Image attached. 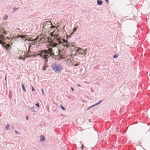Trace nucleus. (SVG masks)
Segmentation results:
<instances>
[{
    "instance_id": "obj_5",
    "label": "nucleus",
    "mask_w": 150,
    "mask_h": 150,
    "mask_svg": "<svg viewBox=\"0 0 150 150\" xmlns=\"http://www.w3.org/2000/svg\"><path fill=\"white\" fill-rule=\"evenodd\" d=\"M43 28L47 29L52 27V23L50 21H45L43 23Z\"/></svg>"
},
{
    "instance_id": "obj_30",
    "label": "nucleus",
    "mask_w": 150,
    "mask_h": 150,
    "mask_svg": "<svg viewBox=\"0 0 150 150\" xmlns=\"http://www.w3.org/2000/svg\"><path fill=\"white\" fill-rule=\"evenodd\" d=\"M71 90H72V91H74V88H73L72 87H71Z\"/></svg>"
},
{
    "instance_id": "obj_12",
    "label": "nucleus",
    "mask_w": 150,
    "mask_h": 150,
    "mask_svg": "<svg viewBox=\"0 0 150 150\" xmlns=\"http://www.w3.org/2000/svg\"><path fill=\"white\" fill-rule=\"evenodd\" d=\"M22 88L23 90L25 92H26V90L25 89V87H24V86L23 84V83H22Z\"/></svg>"
},
{
    "instance_id": "obj_23",
    "label": "nucleus",
    "mask_w": 150,
    "mask_h": 150,
    "mask_svg": "<svg viewBox=\"0 0 150 150\" xmlns=\"http://www.w3.org/2000/svg\"><path fill=\"white\" fill-rule=\"evenodd\" d=\"M2 35H6V34L5 31H3L2 33Z\"/></svg>"
},
{
    "instance_id": "obj_13",
    "label": "nucleus",
    "mask_w": 150,
    "mask_h": 150,
    "mask_svg": "<svg viewBox=\"0 0 150 150\" xmlns=\"http://www.w3.org/2000/svg\"><path fill=\"white\" fill-rule=\"evenodd\" d=\"M29 108L30 109V110L32 112H35L34 107H29Z\"/></svg>"
},
{
    "instance_id": "obj_40",
    "label": "nucleus",
    "mask_w": 150,
    "mask_h": 150,
    "mask_svg": "<svg viewBox=\"0 0 150 150\" xmlns=\"http://www.w3.org/2000/svg\"><path fill=\"white\" fill-rule=\"evenodd\" d=\"M21 58V59H23V57L21 58Z\"/></svg>"
},
{
    "instance_id": "obj_25",
    "label": "nucleus",
    "mask_w": 150,
    "mask_h": 150,
    "mask_svg": "<svg viewBox=\"0 0 150 150\" xmlns=\"http://www.w3.org/2000/svg\"><path fill=\"white\" fill-rule=\"evenodd\" d=\"M15 132L16 134H20V133L17 131L16 130H15Z\"/></svg>"
},
{
    "instance_id": "obj_18",
    "label": "nucleus",
    "mask_w": 150,
    "mask_h": 150,
    "mask_svg": "<svg viewBox=\"0 0 150 150\" xmlns=\"http://www.w3.org/2000/svg\"><path fill=\"white\" fill-rule=\"evenodd\" d=\"M8 18V16L7 15H6L4 17V19L5 20H6Z\"/></svg>"
},
{
    "instance_id": "obj_28",
    "label": "nucleus",
    "mask_w": 150,
    "mask_h": 150,
    "mask_svg": "<svg viewBox=\"0 0 150 150\" xmlns=\"http://www.w3.org/2000/svg\"><path fill=\"white\" fill-rule=\"evenodd\" d=\"M26 119L27 120H28V116H27L26 117Z\"/></svg>"
},
{
    "instance_id": "obj_38",
    "label": "nucleus",
    "mask_w": 150,
    "mask_h": 150,
    "mask_svg": "<svg viewBox=\"0 0 150 150\" xmlns=\"http://www.w3.org/2000/svg\"><path fill=\"white\" fill-rule=\"evenodd\" d=\"M94 106H95V105H92V107H94Z\"/></svg>"
},
{
    "instance_id": "obj_41",
    "label": "nucleus",
    "mask_w": 150,
    "mask_h": 150,
    "mask_svg": "<svg viewBox=\"0 0 150 150\" xmlns=\"http://www.w3.org/2000/svg\"><path fill=\"white\" fill-rule=\"evenodd\" d=\"M7 38L9 40V38Z\"/></svg>"
},
{
    "instance_id": "obj_24",
    "label": "nucleus",
    "mask_w": 150,
    "mask_h": 150,
    "mask_svg": "<svg viewBox=\"0 0 150 150\" xmlns=\"http://www.w3.org/2000/svg\"><path fill=\"white\" fill-rule=\"evenodd\" d=\"M0 37H1L0 38V39H3L4 38V37L3 36H2L1 35H0Z\"/></svg>"
},
{
    "instance_id": "obj_29",
    "label": "nucleus",
    "mask_w": 150,
    "mask_h": 150,
    "mask_svg": "<svg viewBox=\"0 0 150 150\" xmlns=\"http://www.w3.org/2000/svg\"><path fill=\"white\" fill-rule=\"evenodd\" d=\"M43 70H46V69L45 68V66H44V67H43Z\"/></svg>"
},
{
    "instance_id": "obj_2",
    "label": "nucleus",
    "mask_w": 150,
    "mask_h": 150,
    "mask_svg": "<svg viewBox=\"0 0 150 150\" xmlns=\"http://www.w3.org/2000/svg\"><path fill=\"white\" fill-rule=\"evenodd\" d=\"M72 50L76 52H77L79 54L85 56L86 54V51L87 50V49H86L85 50H83L82 49L76 47L74 46H72Z\"/></svg>"
},
{
    "instance_id": "obj_22",
    "label": "nucleus",
    "mask_w": 150,
    "mask_h": 150,
    "mask_svg": "<svg viewBox=\"0 0 150 150\" xmlns=\"http://www.w3.org/2000/svg\"><path fill=\"white\" fill-rule=\"evenodd\" d=\"M41 91H42V94L43 95H45V94H44V93L43 90V89L42 88L41 89Z\"/></svg>"
},
{
    "instance_id": "obj_19",
    "label": "nucleus",
    "mask_w": 150,
    "mask_h": 150,
    "mask_svg": "<svg viewBox=\"0 0 150 150\" xmlns=\"http://www.w3.org/2000/svg\"><path fill=\"white\" fill-rule=\"evenodd\" d=\"M35 105L38 108H39L40 107L39 105V103L38 102L37 103V104H35Z\"/></svg>"
},
{
    "instance_id": "obj_14",
    "label": "nucleus",
    "mask_w": 150,
    "mask_h": 150,
    "mask_svg": "<svg viewBox=\"0 0 150 150\" xmlns=\"http://www.w3.org/2000/svg\"><path fill=\"white\" fill-rule=\"evenodd\" d=\"M60 107L63 110H66L65 108L62 105H60Z\"/></svg>"
},
{
    "instance_id": "obj_33",
    "label": "nucleus",
    "mask_w": 150,
    "mask_h": 150,
    "mask_svg": "<svg viewBox=\"0 0 150 150\" xmlns=\"http://www.w3.org/2000/svg\"><path fill=\"white\" fill-rule=\"evenodd\" d=\"M90 108V107H89L87 109V110H89Z\"/></svg>"
},
{
    "instance_id": "obj_8",
    "label": "nucleus",
    "mask_w": 150,
    "mask_h": 150,
    "mask_svg": "<svg viewBox=\"0 0 150 150\" xmlns=\"http://www.w3.org/2000/svg\"><path fill=\"white\" fill-rule=\"evenodd\" d=\"M52 52L54 54V55H52L51 56L54 55V56H57L58 55L60 54V50L58 49V48H56V51H54V52H53V50H52Z\"/></svg>"
},
{
    "instance_id": "obj_34",
    "label": "nucleus",
    "mask_w": 150,
    "mask_h": 150,
    "mask_svg": "<svg viewBox=\"0 0 150 150\" xmlns=\"http://www.w3.org/2000/svg\"><path fill=\"white\" fill-rule=\"evenodd\" d=\"M98 105V103H96V104H95V106H96V105Z\"/></svg>"
},
{
    "instance_id": "obj_17",
    "label": "nucleus",
    "mask_w": 150,
    "mask_h": 150,
    "mask_svg": "<svg viewBox=\"0 0 150 150\" xmlns=\"http://www.w3.org/2000/svg\"><path fill=\"white\" fill-rule=\"evenodd\" d=\"M77 30V28H74V30H73V32H72L71 33V34H73L75 32L76 30Z\"/></svg>"
},
{
    "instance_id": "obj_35",
    "label": "nucleus",
    "mask_w": 150,
    "mask_h": 150,
    "mask_svg": "<svg viewBox=\"0 0 150 150\" xmlns=\"http://www.w3.org/2000/svg\"><path fill=\"white\" fill-rule=\"evenodd\" d=\"M5 80L6 81V75L5 76Z\"/></svg>"
},
{
    "instance_id": "obj_11",
    "label": "nucleus",
    "mask_w": 150,
    "mask_h": 150,
    "mask_svg": "<svg viewBox=\"0 0 150 150\" xmlns=\"http://www.w3.org/2000/svg\"><path fill=\"white\" fill-rule=\"evenodd\" d=\"M103 1L100 0H97V4L98 5H100L102 4Z\"/></svg>"
},
{
    "instance_id": "obj_26",
    "label": "nucleus",
    "mask_w": 150,
    "mask_h": 150,
    "mask_svg": "<svg viewBox=\"0 0 150 150\" xmlns=\"http://www.w3.org/2000/svg\"><path fill=\"white\" fill-rule=\"evenodd\" d=\"M102 102V100H100L98 103V104Z\"/></svg>"
},
{
    "instance_id": "obj_7",
    "label": "nucleus",
    "mask_w": 150,
    "mask_h": 150,
    "mask_svg": "<svg viewBox=\"0 0 150 150\" xmlns=\"http://www.w3.org/2000/svg\"><path fill=\"white\" fill-rule=\"evenodd\" d=\"M2 46L6 48L7 51H9L10 50V45L6 44L5 43L3 42Z\"/></svg>"
},
{
    "instance_id": "obj_9",
    "label": "nucleus",
    "mask_w": 150,
    "mask_h": 150,
    "mask_svg": "<svg viewBox=\"0 0 150 150\" xmlns=\"http://www.w3.org/2000/svg\"><path fill=\"white\" fill-rule=\"evenodd\" d=\"M26 37V35H18L17 36V38H21L22 39H23V40H24V39H25V37Z\"/></svg>"
},
{
    "instance_id": "obj_3",
    "label": "nucleus",
    "mask_w": 150,
    "mask_h": 150,
    "mask_svg": "<svg viewBox=\"0 0 150 150\" xmlns=\"http://www.w3.org/2000/svg\"><path fill=\"white\" fill-rule=\"evenodd\" d=\"M51 68L54 71L58 73L60 72L63 69L62 66L55 63H53L52 64Z\"/></svg>"
},
{
    "instance_id": "obj_15",
    "label": "nucleus",
    "mask_w": 150,
    "mask_h": 150,
    "mask_svg": "<svg viewBox=\"0 0 150 150\" xmlns=\"http://www.w3.org/2000/svg\"><path fill=\"white\" fill-rule=\"evenodd\" d=\"M10 127V125L9 124H8L6 126V129L7 130Z\"/></svg>"
},
{
    "instance_id": "obj_36",
    "label": "nucleus",
    "mask_w": 150,
    "mask_h": 150,
    "mask_svg": "<svg viewBox=\"0 0 150 150\" xmlns=\"http://www.w3.org/2000/svg\"><path fill=\"white\" fill-rule=\"evenodd\" d=\"M83 145H82V147H81L82 149H83Z\"/></svg>"
},
{
    "instance_id": "obj_4",
    "label": "nucleus",
    "mask_w": 150,
    "mask_h": 150,
    "mask_svg": "<svg viewBox=\"0 0 150 150\" xmlns=\"http://www.w3.org/2000/svg\"><path fill=\"white\" fill-rule=\"evenodd\" d=\"M61 40L62 41V43L61 45H63L64 47H66V48H71V49L72 50V46H74L73 43H69V42L67 40H65L63 39H61Z\"/></svg>"
},
{
    "instance_id": "obj_16",
    "label": "nucleus",
    "mask_w": 150,
    "mask_h": 150,
    "mask_svg": "<svg viewBox=\"0 0 150 150\" xmlns=\"http://www.w3.org/2000/svg\"><path fill=\"white\" fill-rule=\"evenodd\" d=\"M118 57V55L117 54H115L113 56L114 58H116Z\"/></svg>"
},
{
    "instance_id": "obj_31",
    "label": "nucleus",
    "mask_w": 150,
    "mask_h": 150,
    "mask_svg": "<svg viewBox=\"0 0 150 150\" xmlns=\"http://www.w3.org/2000/svg\"><path fill=\"white\" fill-rule=\"evenodd\" d=\"M3 42H1V41H0V44L2 45V44L3 43Z\"/></svg>"
},
{
    "instance_id": "obj_21",
    "label": "nucleus",
    "mask_w": 150,
    "mask_h": 150,
    "mask_svg": "<svg viewBox=\"0 0 150 150\" xmlns=\"http://www.w3.org/2000/svg\"><path fill=\"white\" fill-rule=\"evenodd\" d=\"M31 86H32V91H35V89H34V88H33V87L32 85H31Z\"/></svg>"
},
{
    "instance_id": "obj_6",
    "label": "nucleus",
    "mask_w": 150,
    "mask_h": 150,
    "mask_svg": "<svg viewBox=\"0 0 150 150\" xmlns=\"http://www.w3.org/2000/svg\"><path fill=\"white\" fill-rule=\"evenodd\" d=\"M56 42L57 43H54V46H53L52 45H50L48 46L49 47H54L58 45H61L62 43V41L61 40V39L60 40L59 39H57Z\"/></svg>"
},
{
    "instance_id": "obj_27",
    "label": "nucleus",
    "mask_w": 150,
    "mask_h": 150,
    "mask_svg": "<svg viewBox=\"0 0 150 150\" xmlns=\"http://www.w3.org/2000/svg\"><path fill=\"white\" fill-rule=\"evenodd\" d=\"M77 86L79 87H81V85L80 84H78Z\"/></svg>"
},
{
    "instance_id": "obj_10",
    "label": "nucleus",
    "mask_w": 150,
    "mask_h": 150,
    "mask_svg": "<svg viewBox=\"0 0 150 150\" xmlns=\"http://www.w3.org/2000/svg\"><path fill=\"white\" fill-rule=\"evenodd\" d=\"M45 140V137L42 135H41L40 136V142H42V141H44Z\"/></svg>"
},
{
    "instance_id": "obj_39",
    "label": "nucleus",
    "mask_w": 150,
    "mask_h": 150,
    "mask_svg": "<svg viewBox=\"0 0 150 150\" xmlns=\"http://www.w3.org/2000/svg\"><path fill=\"white\" fill-rule=\"evenodd\" d=\"M90 107V108H92V106H91L90 107Z\"/></svg>"
},
{
    "instance_id": "obj_1",
    "label": "nucleus",
    "mask_w": 150,
    "mask_h": 150,
    "mask_svg": "<svg viewBox=\"0 0 150 150\" xmlns=\"http://www.w3.org/2000/svg\"><path fill=\"white\" fill-rule=\"evenodd\" d=\"M47 48L48 49L47 50H43L41 51V54H38V55L43 58L44 59H46V61H47V59L49 56L54 54L52 52V49L48 46Z\"/></svg>"
},
{
    "instance_id": "obj_37",
    "label": "nucleus",
    "mask_w": 150,
    "mask_h": 150,
    "mask_svg": "<svg viewBox=\"0 0 150 150\" xmlns=\"http://www.w3.org/2000/svg\"><path fill=\"white\" fill-rule=\"evenodd\" d=\"M105 0V1H106V2L107 3H108V0Z\"/></svg>"
},
{
    "instance_id": "obj_32",
    "label": "nucleus",
    "mask_w": 150,
    "mask_h": 150,
    "mask_svg": "<svg viewBox=\"0 0 150 150\" xmlns=\"http://www.w3.org/2000/svg\"><path fill=\"white\" fill-rule=\"evenodd\" d=\"M52 28H55V27L54 26H52Z\"/></svg>"
},
{
    "instance_id": "obj_20",
    "label": "nucleus",
    "mask_w": 150,
    "mask_h": 150,
    "mask_svg": "<svg viewBox=\"0 0 150 150\" xmlns=\"http://www.w3.org/2000/svg\"><path fill=\"white\" fill-rule=\"evenodd\" d=\"M18 9V8H13V11H16Z\"/></svg>"
}]
</instances>
